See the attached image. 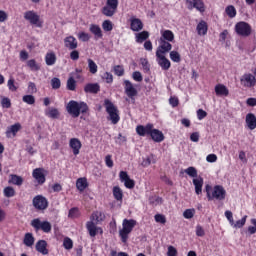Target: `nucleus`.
I'll use <instances>...</instances> for the list:
<instances>
[{
	"label": "nucleus",
	"instance_id": "obj_26",
	"mask_svg": "<svg viewBox=\"0 0 256 256\" xmlns=\"http://www.w3.org/2000/svg\"><path fill=\"white\" fill-rule=\"evenodd\" d=\"M215 93L218 97H227L229 95V89L223 84H218L215 86Z\"/></svg>",
	"mask_w": 256,
	"mask_h": 256
},
{
	"label": "nucleus",
	"instance_id": "obj_58",
	"mask_svg": "<svg viewBox=\"0 0 256 256\" xmlns=\"http://www.w3.org/2000/svg\"><path fill=\"white\" fill-rule=\"evenodd\" d=\"M1 105L4 109H9L11 107V100L9 98H2Z\"/></svg>",
	"mask_w": 256,
	"mask_h": 256
},
{
	"label": "nucleus",
	"instance_id": "obj_54",
	"mask_svg": "<svg viewBox=\"0 0 256 256\" xmlns=\"http://www.w3.org/2000/svg\"><path fill=\"white\" fill-rule=\"evenodd\" d=\"M52 89H59L61 87V80L59 78L51 79Z\"/></svg>",
	"mask_w": 256,
	"mask_h": 256
},
{
	"label": "nucleus",
	"instance_id": "obj_13",
	"mask_svg": "<svg viewBox=\"0 0 256 256\" xmlns=\"http://www.w3.org/2000/svg\"><path fill=\"white\" fill-rule=\"evenodd\" d=\"M120 181L124 183L127 189H133L135 187V181L129 177V174L125 171L119 173Z\"/></svg>",
	"mask_w": 256,
	"mask_h": 256
},
{
	"label": "nucleus",
	"instance_id": "obj_53",
	"mask_svg": "<svg viewBox=\"0 0 256 256\" xmlns=\"http://www.w3.org/2000/svg\"><path fill=\"white\" fill-rule=\"evenodd\" d=\"M68 217H70V219H77V217H79V209L78 208L70 209Z\"/></svg>",
	"mask_w": 256,
	"mask_h": 256
},
{
	"label": "nucleus",
	"instance_id": "obj_18",
	"mask_svg": "<svg viewBox=\"0 0 256 256\" xmlns=\"http://www.w3.org/2000/svg\"><path fill=\"white\" fill-rule=\"evenodd\" d=\"M64 47H66V49H70V51L77 49L78 47L77 38L73 36H68L64 38Z\"/></svg>",
	"mask_w": 256,
	"mask_h": 256
},
{
	"label": "nucleus",
	"instance_id": "obj_31",
	"mask_svg": "<svg viewBox=\"0 0 256 256\" xmlns=\"http://www.w3.org/2000/svg\"><path fill=\"white\" fill-rule=\"evenodd\" d=\"M105 220V214L103 212H94L91 216V221L93 223H101V221Z\"/></svg>",
	"mask_w": 256,
	"mask_h": 256
},
{
	"label": "nucleus",
	"instance_id": "obj_63",
	"mask_svg": "<svg viewBox=\"0 0 256 256\" xmlns=\"http://www.w3.org/2000/svg\"><path fill=\"white\" fill-rule=\"evenodd\" d=\"M167 255L168 256H177V249L173 246H169Z\"/></svg>",
	"mask_w": 256,
	"mask_h": 256
},
{
	"label": "nucleus",
	"instance_id": "obj_1",
	"mask_svg": "<svg viewBox=\"0 0 256 256\" xmlns=\"http://www.w3.org/2000/svg\"><path fill=\"white\" fill-rule=\"evenodd\" d=\"M205 191L208 201H213L214 199H216V201H225V197H227V191L220 185H216L214 187L206 185Z\"/></svg>",
	"mask_w": 256,
	"mask_h": 256
},
{
	"label": "nucleus",
	"instance_id": "obj_55",
	"mask_svg": "<svg viewBox=\"0 0 256 256\" xmlns=\"http://www.w3.org/2000/svg\"><path fill=\"white\" fill-rule=\"evenodd\" d=\"M63 247L68 250L73 249V240L70 238H65L63 241Z\"/></svg>",
	"mask_w": 256,
	"mask_h": 256
},
{
	"label": "nucleus",
	"instance_id": "obj_21",
	"mask_svg": "<svg viewBox=\"0 0 256 256\" xmlns=\"http://www.w3.org/2000/svg\"><path fill=\"white\" fill-rule=\"evenodd\" d=\"M130 28L132 31L139 32L143 29V22L139 18H130Z\"/></svg>",
	"mask_w": 256,
	"mask_h": 256
},
{
	"label": "nucleus",
	"instance_id": "obj_59",
	"mask_svg": "<svg viewBox=\"0 0 256 256\" xmlns=\"http://www.w3.org/2000/svg\"><path fill=\"white\" fill-rule=\"evenodd\" d=\"M102 79H105L106 83H113V74L106 72L103 74Z\"/></svg>",
	"mask_w": 256,
	"mask_h": 256
},
{
	"label": "nucleus",
	"instance_id": "obj_3",
	"mask_svg": "<svg viewBox=\"0 0 256 256\" xmlns=\"http://www.w3.org/2000/svg\"><path fill=\"white\" fill-rule=\"evenodd\" d=\"M67 112L69 113V115H72L73 117H79V115H81V113H87V110L89 109L87 107V104H85L84 102H77L75 100H71L68 104H67Z\"/></svg>",
	"mask_w": 256,
	"mask_h": 256
},
{
	"label": "nucleus",
	"instance_id": "obj_39",
	"mask_svg": "<svg viewBox=\"0 0 256 256\" xmlns=\"http://www.w3.org/2000/svg\"><path fill=\"white\" fill-rule=\"evenodd\" d=\"M225 13L228 15V17H230V19H233L237 16V10L233 5L227 6L225 9Z\"/></svg>",
	"mask_w": 256,
	"mask_h": 256
},
{
	"label": "nucleus",
	"instance_id": "obj_50",
	"mask_svg": "<svg viewBox=\"0 0 256 256\" xmlns=\"http://www.w3.org/2000/svg\"><path fill=\"white\" fill-rule=\"evenodd\" d=\"M154 219L156 223H161V225H165L167 223V218L163 214H156Z\"/></svg>",
	"mask_w": 256,
	"mask_h": 256
},
{
	"label": "nucleus",
	"instance_id": "obj_19",
	"mask_svg": "<svg viewBox=\"0 0 256 256\" xmlns=\"http://www.w3.org/2000/svg\"><path fill=\"white\" fill-rule=\"evenodd\" d=\"M153 127V124H147L146 126L139 125L136 127V132L140 137H145V135H151Z\"/></svg>",
	"mask_w": 256,
	"mask_h": 256
},
{
	"label": "nucleus",
	"instance_id": "obj_60",
	"mask_svg": "<svg viewBox=\"0 0 256 256\" xmlns=\"http://www.w3.org/2000/svg\"><path fill=\"white\" fill-rule=\"evenodd\" d=\"M197 117L199 121H202V119H205V117H207V112L203 109H199L197 110Z\"/></svg>",
	"mask_w": 256,
	"mask_h": 256
},
{
	"label": "nucleus",
	"instance_id": "obj_35",
	"mask_svg": "<svg viewBox=\"0 0 256 256\" xmlns=\"http://www.w3.org/2000/svg\"><path fill=\"white\" fill-rule=\"evenodd\" d=\"M46 65H55V62L57 61V56H55V53L50 52L47 53L45 56Z\"/></svg>",
	"mask_w": 256,
	"mask_h": 256
},
{
	"label": "nucleus",
	"instance_id": "obj_40",
	"mask_svg": "<svg viewBox=\"0 0 256 256\" xmlns=\"http://www.w3.org/2000/svg\"><path fill=\"white\" fill-rule=\"evenodd\" d=\"M245 223H247V216H244L241 220L234 221L233 224H231L234 229H241V227L245 226Z\"/></svg>",
	"mask_w": 256,
	"mask_h": 256
},
{
	"label": "nucleus",
	"instance_id": "obj_46",
	"mask_svg": "<svg viewBox=\"0 0 256 256\" xmlns=\"http://www.w3.org/2000/svg\"><path fill=\"white\" fill-rule=\"evenodd\" d=\"M76 87H77V82L75 81V78L70 77L67 80V89H69V91H75Z\"/></svg>",
	"mask_w": 256,
	"mask_h": 256
},
{
	"label": "nucleus",
	"instance_id": "obj_7",
	"mask_svg": "<svg viewBox=\"0 0 256 256\" xmlns=\"http://www.w3.org/2000/svg\"><path fill=\"white\" fill-rule=\"evenodd\" d=\"M31 227L35 229V231H43L44 233H51V223L49 221H41V219L36 218L33 219L30 223Z\"/></svg>",
	"mask_w": 256,
	"mask_h": 256
},
{
	"label": "nucleus",
	"instance_id": "obj_36",
	"mask_svg": "<svg viewBox=\"0 0 256 256\" xmlns=\"http://www.w3.org/2000/svg\"><path fill=\"white\" fill-rule=\"evenodd\" d=\"M149 39V32L143 31L136 34V43H143V41H147Z\"/></svg>",
	"mask_w": 256,
	"mask_h": 256
},
{
	"label": "nucleus",
	"instance_id": "obj_43",
	"mask_svg": "<svg viewBox=\"0 0 256 256\" xmlns=\"http://www.w3.org/2000/svg\"><path fill=\"white\" fill-rule=\"evenodd\" d=\"M184 173H186V175H189V177H193L194 179H197V169L193 166H190L187 169H185Z\"/></svg>",
	"mask_w": 256,
	"mask_h": 256
},
{
	"label": "nucleus",
	"instance_id": "obj_5",
	"mask_svg": "<svg viewBox=\"0 0 256 256\" xmlns=\"http://www.w3.org/2000/svg\"><path fill=\"white\" fill-rule=\"evenodd\" d=\"M104 106L106 108V112L109 115L111 123H113V125H117L121 119L119 117V110L117 109V106H115V104H113V102H111L109 99L104 101Z\"/></svg>",
	"mask_w": 256,
	"mask_h": 256
},
{
	"label": "nucleus",
	"instance_id": "obj_64",
	"mask_svg": "<svg viewBox=\"0 0 256 256\" xmlns=\"http://www.w3.org/2000/svg\"><path fill=\"white\" fill-rule=\"evenodd\" d=\"M206 161L208 163H215L217 162V156L215 154H209L207 157H206Z\"/></svg>",
	"mask_w": 256,
	"mask_h": 256
},
{
	"label": "nucleus",
	"instance_id": "obj_10",
	"mask_svg": "<svg viewBox=\"0 0 256 256\" xmlns=\"http://www.w3.org/2000/svg\"><path fill=\"white\" fill-rule=\"evenodd\" d=\"M240 84L242 87H245L246 89H253L256 85V77L254 74L251 73H245L241 78H240Z\"/></svg>",
	"mask_w": 256,
	"mask_h": 256
},
{
	"label": "nucleus",
	"instance_id": "obj_2",
	"mask_svg": "<svg viewBox=\"0 0 256 256\" xmlns=\"http://www.w3.org/2000/svg\"><path fill=\"white\" fill-rule=\"evenodd\" d=\"M160 39H159V46L158 49H162L164 51H171L173 49V41H175V34L171 30H164L160 31Z\"/></svg>",
	"mask_w": 256,
	"mask_h": 256
},
{
	"label": "nucleus",
	"instance_id": "obj_14",
	"mask_svg": "<svg viewBox=\"0 0 256 256\" xmlns=\"http://www.w3.org/2000/svg\"><path fill=\"white\" fill-rule=\"evenodd\" d=\"M86 229L89 232L90 237H95L97 233L103 235V229L97 227V225H95V222L93 221H89L86 223Z\"/></svg>",
	"mask_w": 256,
	"mask_h": 256
},
{
	"label": "nucleus",
	"instance_id": "obj_6",
	"mask_svg": "<svg viewBox=\"0 0 256 256\" xmlns=\"http://www.w3.org/2000/svg\"><path fill=\"white\" fill-rule=\"evenodd\" d=\"M166 53H169V51L157 48L156 61L161 69H163L164 71H169V69L171 68V61H169V59L165 57Z\"/></svg>",
	"mask_w": 256,
	"mask_h": 256
},
{
	"label": "nucleus",
	"instance_id": "obj_15",
	"mask_svg": "<svg viewBox=\"0 0 256 256\" xmlns=\"http://www.w3.org/2000/svg\"><path fill=\"white\" fill-rule=\"evenodd\" d=\"M124 89H125L126 95L130 97V99H133V97H136L137 89L135 88V86H133V83H131V81L129 80L124 81Z\"/></svg>",
	"mask_w": 256,
	"mask_h": 256
},
{
	"label": "nucleus",
	"instance_id": "obj_11",
	"mask_svg": "<svg viewBox=\"0 0 256 256\" xmlns=\"http://www.w3.org/2000/svg\"><path fill=\"white\" fill-rule=\"evenodd\" d=\"M235 31L237 35H240L241 37H249L251 35L252 29L251 25L247 22H238L235 25Z\"/></svg>",
	"mask_w": 256,
	"mask_h": 256
},
{
	"label": "nucleus",
	"instance_id": "obj_32",
	"mask_svg": "<svg viewBox=\"0 0 256 256\" xmlns=\"http://www.w3.org/2000/svg\"><path fill=\"white\" fill-rule=\"evenodd\" d=\"M45 115L50 117V119H58L59 118V110L56 108H48L45 110Z\"/></svg>",
	"mask_w": 256,
	"mask_h": 256
},
{
	"label": "nucleus",
	"instance_id": "obj_42",
	"mask_svg": "<svg viewBox=\"0 0 256 256\" xmlns=\"http://www.w3.org/2000/svg\"><path fill=\"white\" fill-rule=\"evenodd\" d=\"M3 194H4V197H8V198L15 197V189L11 186H8L4 188Z\"/></svg>",
	"mask_w": 256,
	"mask_h": 256
},
{
	"label": "nucleus",
	"instance_id": "obj_56",
	"mask_svg": "<svg viewBox=\"0 0 256 256\" xmlns=\"http://www.w3.org/2000/svg\"><path fill=\"white\" fill-rule=\"evenodd\" d=\"M132 78L134 79V81H137L138 83H141V81H143V75L139 71L133 72Z\"/></svg>",
	"mask_w": 256,
	"mask_h": 256
},
{
	"label": "nucleus",
	"instance_id": "obj_41",
	"mask_svg": "<svg viewBox=\"0 0 256 256\" xmlns=\"http://www.w3.org/2000/svg\"><path fill=\"white\" fill-rule=\"evenodd\" d=\"M88 69L92 75H95V73L98 71L97 63H95V61L92 59H88Z\"/></svg>",
	"mask_w": 256,
	"mask_h": 256
},
{
	"label": "nucleus",
	"instance_id": "obj_61",
	"mask_svg": "<svg viewBox=\"0 0 256 256\" xmlns=\"http://www.w3.org/2000/svg\"><path fill=\"white\" fill-rule=\"evenodd\" d=\"M8 88L13 92L17 91V86H15V80L13 78L8 80Z\"/></svg>",
	"mask_w": 256,
	"mask_h": 256
},
{
	"label": "nucleus",
	"instance_id": "obj_28",
	"mask_svg": "<svg viewBox=\"0 0 256 256\" xmlns=\"http://www.w3.org/2000/svg\"><path fill=\"white\" fill-rule=\"evenodd\" d=\"M88 186H89V184L87 183V178L83 177V178H78L77 179V181H76V188L81 193H83L85 188L88 187Z\"/></svg>",
	"mask_w": 256,
	"mask_h": 256
},
{
	"label": "nucleus",
	"instance_id": "obj_20",
	"mask_svg": "<svg viewBox=\"0 0 256 256\" xmlns=\"http://www.w3.org/2000/svg\"><path fill=\"white\" fill-rule=\"evenodd\" d=\"M150 137L152 140L155 141V143H161V142L165 141V135H163V132H161L158 129L152 128V130L150 132Z\"/></svg>",
	"mask_w": 256,
	"mask_h": 256
},
{
	"label": "nucleus",
	"instance_id": "obj_38",
	"mask_svg": "<svg viewBox=\"0 0 256 256\" xmlns=\"http://www.w3.org/2000/svg\"><path fill=\"white\" fill-rule=\"evenodd\" d=\"M113 195L116 201H123V190H121L119 186L113 188Z\"/></svg>",
	"mask_w": 256,
	"mask_h": 256
},
{
	"label": "nucleus",
	"instance_id": "obj_30",
	"mask_svg": "<svg viewBox=\"0 0 256 256\" xmlns=\"http://www.w3.org/2000/svg\"><path fill=\"white\" fill-rule=\"evenodd\" d=\"M24 245L26 247H33L35 244V237H33L32 233H26L23 240Z\"/></svg>",
	"mask_w": 256,
	"mask_h": 256
},
{
	"label": "nucleus",
	"instance_id": "obj_49",
	"mask_svg": "<svg viewBox=\"0 0 256 256\" xmlns=\"http://www.w3.org/2000/svg\"><path fill=\"white\" fill-rule=\"evenodd\" d=\"M102 29L104 31H113V22H111V20H105L102 23Z\"/></svg>",
	"mask_w": 256,
	"mask_h": 256
},
{
	"label": "nucleus",
	"instance_id": "obj_34",
	"mask_svg": "<svg viewBox=\"0 0 256 256\" xmlns=\"http://www.w3.org/2000/svg\"><path fill=\"white\" fill-rule=\"evenodd\" d=\"M9 183H12V185H23V178L21 176H17L15 174L10 175Z\"/></svg>",
	"mask_w": 256,
	"mask_h": 256
},
{
	"label": "nucleus",
	"instance_id": "obj_45",
	"mask_svg": "<svg viewBox=\"0 0 256 256\" xmlns=\"http://www.w3.org/2000/svg\"><path fill=\"white\" fill-rule=\"evenodd\" d=\"M170 59L174 63H181V54L177 51H171L170 52Z\"/></svg>",
	"mask_w": 256,
	"mask_h": 256
},
{
	"label": "nucleus",
	"instance_id": "obj_16",
	"mask_svg": "<svg viewBox=\"0 0 256 256\" xmlns=\"http://www.w3.org/2000/svg\"><path fill=\"white\" fill-rule=\"evenodd\" d=\"M187 3L188 9H197L200 13L205 11V4L203 3V0H187Z\"/></svg>",
	"mask_w": 256,
	"mask_h": 256
},
{
	"label": "nucleus",
	"instance_id": "obj_27",
	"mask_svg": "<svg viewBox=\"0 0 256 256\" xmlns=\"http://www.w3.org/2000/svg\"><path fill=\"white\" fill-rule=\"evenodd\" d=\"M193 185L196 195H201V193H203V179L201 177L194 178Z\"/></svg>",
	"mask_w": 256,
	"mask_h": 256
},
{
	"label": "nucleus",
	"instance_id": "obj_33",
	"mask_svg": "<svg viewBox=\"0 0 256 256\" xmlns=\"http://www.w3.org/2000/svg\"><path fill=\"white\" fill-rule=\"evenodd\" d=\"M99 84H87L84 88L85 93H99Z\"/></svg>",
	"mask_w": 256,
	"mask_h": 256
},
{
	"label": "nucleus",
	"instance_id": "obj_23",
	"mask_svg": "<svg viewBox=\"0 0 256 256\" xmlns=\"http://www.w3.org/2000/svg\"><path fill=\"white\" fill-rule=\"evenodd\" d=\"M34 179L42 185L45 183V170L43 168H36L32 173Z\"/></svg>",
	"mask_w": 256,
	"mask_h": 256
},
{
	"label": "nucleus",
	"instance_id": "obj_44",
	"mask_svg": "<svg viewBox=\"0 0 256 256\" xmlns=\"http://www.w3.org/2000/svg\"><path fill=\"white\" fill-rule=\"evenodd\" d=\"M27 66L31 69V71H39L41 69L40 66H38L35 59H31L27 61Z\"/></svg>",
	"mask_w": 256,
	"mask_h": 256
},
{
	"label": "nucleus",
	"instance_id": "obj_37",
	"mask_svg": "<svg viewBox=\"0 0 256 256\" xmlns=\"http://www.w3.org/2000/svg\"><path fill=\"white\" fill-rule=\"evenodd\" d=\"M196 29L198 31V35H207V23L205 21H201L197 25Z\"/></svg>",
	"mask_w": 256,
	"mask_h": 256
},
{
	"label": "nucleus",
	"instance_id": "obj_8",
	"mask_svg": "<svg viewBox=\"0 0 256 256\" xmlns=\"http://www.w3.org/2000/svg\"><path fill=\"white\" fill-rule=\"evenodd\" d=\"M119 7V0H106V5L102 8V13L106 17H113L117 13Z\"/></svg>",
	"mask_w": 256,
	"mask_h": 256
},
{
	"label": "nucleus",
	"instance_id": "obj_4",
	"mask_svg": "<svg viewBox=\"0 0 256 256\" xmlns=\"http://www.w3.org/2000/svg\"><path fill=\"white\" fill-rule=\"evenodd\" d=\"M137 225V221L133 219H124L122 222V229L119 230V235L121 237L122 243H127L129 239V234L133 231V228Z\"/></svg>",
	"mask_w": 256,
	"mask_h": 256
},
{
	"label": "nucleus",
	"instance_id": "obj_12",
	"mask_svg": "<svg viewBox=\"0 0 256 256\" xmlns=\"http://www.w3.org/2000/svg\"><path fill=\"white\" fill-rule=\"evenodd\" d=\"M49 203L47 202V198L43 197L41 195H38L33 198V206L35 209H38L39 211H44V209H47Z\"/></svg>",
	"mask_w": 256,
	"mask_h": 256
},
{
	"label": "nucleus",
	"instance_id": "obj_25",
	"mask_svg": "<svg viewBox=\"0 0 256 256\" xmlns=\"http://www.w3.org/2000/svg\"><path fill=\"white\" fill-rule=\"evenodd\" d=\"M36 251H38V253H41L42 255H49V250L47 249V241L39 240L36 243Z\"/></svg>",
	"mask_w": 256,
	"mask_h": 256
},
{
	"label": "nucleus",
	"instance_id": "obj_22",
	"mask_svg": "<svg viewBox=\"0 0 256 256\" xmlns=\"http://www.w3.org/2000/svg\"><path fill=\"white\" fill-rule=\"evenodd\" d=\"M69 145L73 150L74 155H79V152L81 151V140L77 138H71L69 141Z\"/></svg>",
	"mask_w": 256,
	"mask_h": 256
},
{
	"label": "nucleus",
	"instance_id": "obj_51",
	"mask_svg": "<svg viewBox=\"0 0 256 256\" xmlns=\"http://www.w3.org/2000/svg\"><path fill=\"white\" fill-rule=\"evenodd\" d=\"M194 216H195V209H187L183 213V217L185 219H193Z\"/></svg>",
	"mask_w": 256,
	"mask_h": 256
},
{
	"label": "nucleus",
	"instance_id": "obj_52",
	"mask_svg": "<svg viewBox=\"0 0 256 256\" xmlns=\"http://www.w3.org/2000/svg\"><path fill=\"white\" fill-rule=\"evenodd\" d=\"M78 39L85 43L91 39V36H89V34L86 32H80L78 33Z\"/></svg>",
	"mask_w": 256,
	"mask_h": 256
},
{
	"label": "nucleus",
	"instance_id": "obj_57",
	"mask_svg": "<svg viewBox=\"0 0 256 256\" xmlns=\"http://www.w3.org/2000/svg\"><path fill=\"white\" fill-rule=\"evenodd\" d=\"M251 223L254 226H249L248 227V231H249L250 235H255V233H256V219L252 218L251 219Z\"/></svg>",
	"mask_w": 256,
	"mask_h": 256
},
{
	"label": "nucleus",
	"instance_id": "obj_47",
	"mask_svg": "<svg viewBox=\"0 0 256 256\" xmlns=\"http://www.w3.org/2000/svg\"><path fill=\"white\" fill-rule=\"evenodd\" d=\"M113 70L115 75H117L118 77H123V75H125V69L121 65L114 66Z\"/></svg>",
	"mask_w": 256,
	"mask_h": 256
},
{
	"label": "nucleus",
	"instance_id": "obj_62",
	"mask_svg": "<svg viewBox=\"0 0 256 256\" xmlns=\"http://www.w3.org/2000/svg\"><path fill=\"white\" fill-rule=\"evenodd\" d=\"M196 235L197 237H205V230L201 226H196Z\"/></svg>",
	"mask_w": 256,
	"mask_h": 256
},
{
	"label": "nucleus",
	"instance_id": "obj_17",
	"mask_svg": "<svg viewBox=\"0 0 256 256\" xmlns=\"http://www.w3.org/2000/svg\"><path fill=\"white\" fill-rule=\"evenodd\" d=\"M21 129L20 123H15L14 125H11L7 127L6 129V137L7 139H13L17 137V132Z\"/></svg>",
	"mask_w": 256,
	"mask_h": 256
},
{
	"label": "nucleus",
	"instance_id": "obj_29",
	"mask_svg": "<svg viewBox=\"0 0 256 256\" xmlns=\"http://www.w3.org/2000/svg\"><path fill=\"white\" fill-rule=\"evenodd\" d=\"M89 30L95 35L96 39H101V37H103V31H101L99 25L91 24Z\"/></svg>",
	"mask_w": 256,
	"mask_h": 256
},
{
	"label": "nucleus",
	"instance_id": "obj_9",
	"mask_svg": "<svg viewBox=\"0 0 256 256\" xmlns=\"http://www.w3.org/2000/svg\"><path fill=\"white\" fill-rule=\"evenodd\" d=\"M24 19L30 22V25H35L36 27H43V22L41 21V17L37 12L33 10L26 11L24 13Z\"/></svg>",
	"mask_w": 256,
	"mask_h": 256
},
{
	"label": "nucleus",
	"instance_id": "obj_24",
	"mask_svg": "<svg viewBox=\"0 0 256 256\" xmlns=\"http://www.w3.org/2000/svg\"><path fill=\"white\" fill-rule=\"evenodd\" d=\"M246 125L250 131H253L256 129V116L253 113H248L246 115Z\"/></svg>",
	"mask_w": 256,
	"mask_h": 256
},
{
	"label": "nucleus",
	"instance_id": "obj_48",
	"mask_svg": "<svg viewBox=\"0 0 256 256\" xmlns=\"http://www.w3.org/2000/svg\"><path fill=\"white\" fill-rule=\"evenodd\" d=\"M22 100L24 103H27V105H35V96L33 95H25Z\"/></svg>",
	"mask_w": 256,
	"mask_h": 256
}]
</instances>
